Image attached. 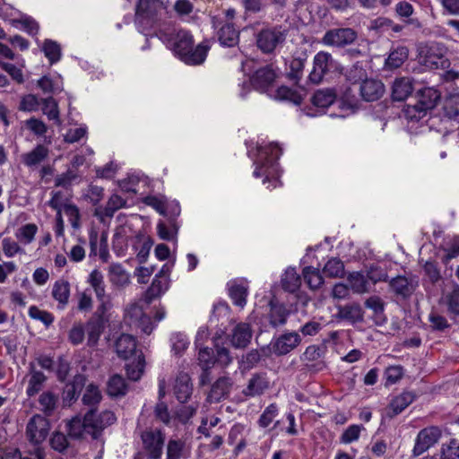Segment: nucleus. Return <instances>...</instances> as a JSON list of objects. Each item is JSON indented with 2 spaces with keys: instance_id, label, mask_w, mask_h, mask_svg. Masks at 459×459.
Listing matches in <instances>:
<instances>
[{
  "instance_id": "f257e3e1",
  "label": "nucleus",
  "mask_w": 459,
  "mask_h": 459,
  "mask_svg": "<svg viewBox=\"0 0 459 459\" xmlns=\"http://www.w3.org/2000/svg\"><path fill=\"white\" fill-rule=\"evenodd\" d=\"M166 8L162 0H145V30H151L149 35L160 39L186 65L204 63L209 46L200 43L194 48L192 34L188 30L177 29L165 20Z\"/></svg>"
},
{
  "instance_id": "f03ea898",
  "label": "nucleus",
  "mask_w": 459,
  "mask_h": 459,
  "mask_svg": "<svg viewBox=\"0 0 459 459\" xmlns=\"http://www.w3.org/2000/svg\"><path fill=\"white\" fill-rule=\"evenodd\" d=\"M281 153L282 151L277 143H272L267 145L260 144L257 147L256 158L254 160L255 169L253 172V176L255 178L265 176L263 183L265 184L266 181L272 183L273 188L280 186L279 164L277 160Z\"/></svg>"
},
{
  "instance_id": "7ed1b4c3",
  "label": "nucleus",
  "mask_w": 459,
  "mask_h": 459,
  "mask_svg": "<svg viewBox=\"0 0 459 459\" xmlns=\"http://www.w3.org/2000/svg\"><path fill=\"white\" fill-rule=\"evenodd\" d=\"M445 55V46L441 43L432 42L418 47L417 59L419 64L427 69H444L449 64Z\"/></svg>"
},
{
  "instance_id": "20e7f679",
  "label": "nucleus",
  "mask_w": 459,
  "mask_h": 459,
  "mask_svg": "<svg viewBox=\"0 0 459 459\" xmlns=\"http://www.w3.org/2000/svg\"><path fill=\"white\" fill-rule=\"evenodd\" d=\"M440 92L433 87H426L417 93V102L408 106L406 113L411 119H420L428 110L436 107L440 100Z\"/></svg>"
},
{
  "instance_id": "39448f33",
  "label": "nucleus",
  "mask_w": 459,
  "mask_h": 459,
  "mask_svg": "<svg viewBox=\"0 0 459 459\" xmlns=\"http://www.w3.org/2000/svg\"><path fill=\"white\" fill-rule=\"evenodd\" d=\"M286 36L287 30L281 26L264 29L257 34V47L264 53H271L285 40Z\"/></svg>"
},
{
  "instance_id": "423d86ee",
  "label": "nucleus",
  "mask_w": 459,
  "mask_h": 459,
  "mask_svg": "<svg viewBox=\"0 0 459 459\" xmlns=\"http://www.w3.org/2000/svg\"><path fill=\"white\" fill-rule=\"evenodd\" d=\"M49 431L48 420L40 414L32 416L26 427V435L30 443L40 444L48 437Z\"/></svg>"
},
{
  "instance_id": "0eeeda50",
  "label": "nucleus",
  "mask_w": 459,
  "mask_h": 459,
  "mask_svg": "<svg viewBox=\"0 0 459 459\" xmlns=\"http://www.w3.org/2000/svg\"><path fill=\"white\" fill-rule=\"evenodd\" d=\"M357 39V33L351 28H336L327 30L322 38L325 46L342 48L352 44Z\"/></svg>"
},
{
  "instance_id": "6e6552de",
  "label": "nucleus",
  "mask_w": 459,
  "mask_h": 459,
  "mask_svg": "<svg viewBox=\"0 0 459 459\" xmlns=\"http://www.w3.org/2000/svg\"><path fill=\"white\" fill-rule=\"evenodd\" d=\"M441 437V430L438 427L431 426L421 429L415 439L412 449L413 455L419 456L432 447Z\"/></svg>"
},
{
  "instance_id": "1a4fd4ad",
  "label": "nucleus",
  "mask_w": 459,
  "mask_h": 459,
  "mask_svg": "<svg viewBox=\"0 0 459 459\" xmlns=\"http://www.w3.org/2000/svg\"><path fill=\"white\" fill-rule=\"evenodd\" d=\"M313 65L308 77L314 83L321 82L325 75L334 66L332 55L325 51H320L314 56Z\"/></svg>"
},
{
  "instance_id": "9d476101",
  "label": "nucleus",
  "mask_w": 459,
  "mask_h": 459,
  "mask_svg": "<svg viewBox=\"0 0 459 459\" xmlns=\"http://www.w3.org/2000/svg\"><path fill=\"white\" fill-rule=\"evenodd\" d=\"M165 443V433L161 429L145 432V455L150 459H160Z\"/></svg>"
},
{
  "instance_id": "9b49d317",
  "label": "nucleus",
  "mask_w": 459,
  "mask_h": 459,
  "mask_svg": "<svg viewBox=\"0 0 459 459\" xmlns=\"http://www.w3.org/2000/svg\"><path fill=\"white\" fill-rule=\"evenodd\" d=\"M88 412H91V437L95 440L100 439L102 436V431L117 420L115 413L111 411H104L98 416H96L95 409H89Z\"/></svg>"
},
{
  "instance_id": "f8f14e48",
  "label": "nucleus",
  "mask_w": 459,
  "mask_h": 459,
  "mask_svg": "<svg viewBox=\"0 0 459 459\" xmlns=\"http://www.w3.org/2000/svg\"><path fill=\"white\" fill-rule=\"evenodd\" d=\"M169 268L163 264L159 273H157L152 282V285L145 291V302L152 299L160 297L169 289Z\"/></svg>"
},
{
  "instance_id": "ddd939ff",
  "label": "nucleus",
  "mask_w": 459,
  "mask_h": 459,
  "mask_svg": "<svg viewBox=\"0 0 459 459\" xmlns=\"http://www.w3.org/2000/svg\"><path fill=\"white\" fill-rule=\"evenodd\" d=\"M276 74L270 65H265L255 71L250 79L252 86L261 92H267L273 85Z\"/></svg>"
},
{
  "instance_id": "4468645a",
  "label": "nucleus",
  "mask_w": 459,
  "mask_h": 459,
  "mask_svg": "<svg viewBox=\"0 0 459 459\" xmlns=\"http://www.w3.org/2000/svg\"><path fill=\"white\" fill-rule=\"evenodd\" d=\"M86 377L82 374H76L72 381L65 384L63 388L62 399L65 406H70L74 403L86 384Z\"/></svg>"
},
{
  "instance_id": "2eb2a0df",
  "label": "nucleus",
  "mask_w": 459,
  "mask_h": 459,
  "mask_svg": "<svg viewBox=\"0 0 459 459\" xmlns=\"http://www.w3.org/2000/svg\"><path fill=\"white\" fill-rule=\"evenodd\" d=\"M222 21L219 17L212 18L214 28H219L218 39L221 45L225 47H234L238 42V31L234 28L232 22H226L221 25Z\"/></svg>"
},
{
  "instance_id": "dca6fc26",
  "label": "nucleus",
  "mask_w": 459,
  "mask_h": 459,
  "mask_svg": "<svg viewBox=\"0 0 459 459\" xmlns=\"http://www.w3.org/2000/svg\"><path fill=\"white\" fill-rule=\"evenodd\" d=\"M91 412H86L82 419L80 417L73 418L67 424V431L70 437L74 439H82L85 434L91 435Z\"/></svg>"
},
{
  "instance_id": "f3484780",
  "label": "nucleus",
  "mask_w": 459,
  "mask_h": 459,
  "mask_svg": "<svg viewBox=\"0 0 459 459\" xmlns=\"http://www.w3.org/2000/svg\"><path fill=\"white\" fill-rule=\"evenodd\" d=\"M108 319H101L99 316H91L84 326L87 332V345L91 348L95 347L105 330Z\"/></svg>"
},
{
  "instance_id": "a211bd4d",
  "label": "nucleus",
  "mask_w": 459,
  "mask_h": 459,
  "mask_svg": "<svg viewBox=\"0 0 459 459\" xmlns=\"http://www.w3.org/2000/svg\"><path fill=\"white\" fill-rule=\"evenodd\" d=\"M300 342L301 339L298 333H286L275 340L273 351L276 355H286L294 350Z\"/></svg>"
},
{
  "instance_id": "6ab92c4d",
  "label": "nucleus",
  "mask_w": 459,
  "mask_h": 459,
  "mask_svg": "<svg viewBox=\"0 0 459 459\" xmlns=\"http://www.w3.org/2000/svg\"><path fill=\"white\" fill-rule=\"evenodd\" d=\"M28 368L29 382L26 389V394L29 397H33L43 389L47 381V377L42 371L36 369L34 362H30Z\"/></svg>"
},
{
  "instance_id": "aec40b11",
  "label": "nucleus",
  "mask_w": 459,
  "mask_h": 459,
  "mask_svg": "<svg viewBox=\"0 0 459 459\" xmlns=\"http://www.w3.org/2000/svg\"><path fill=\"white\" fill-rule=\"evenodd\" d=\"M361 97L366 101H375L385 92V85L379 80L367 79L359 86Z\"/></svg>"
},
{
  "instance_id": "412c9836",
  "label": "nucleus",
  "mask_w": 459,
  "mask_h": 459,
  "mask_svg": "<svg viewBox=\"0 0 459 459\" xmlns=\"http://www.w3.org/2000/svg\"><path fill=\"white\" fill-rule=\"evenodd\" d=\"M126 201L120 195L114 194L107 202L105 206H99L95 209L94 215L100 219V221H104L105 218H112L115 212L120 208L125 207Z\"/></svg>"
},
{
  "instance_id": "4be33fe9",
  "label": "nucleus",
  "mask_w": 459,
  "mask_h": 459,
  "mask_svg": "<svg viewBox=\"0 0 459 459\" xmlns=\"http://www.w3.org/2000/svg\"><path fill=\"white\" fill-rule=\"evenodd\" d=\"M229 295L233 303L239 307H244L247 303V297L248 295V284L244 280H235L228 283Z\"/></svg>"
},
{
  "instance_id": "5701e85b",
  "label": "nucleus",
  "mask_w": 459,
  "mask_h": 459,
  "mask_svg": "<svg viewBox=\"0 0 459 459\" xmlns=\"http://www.w3.org/2000/svg\"><path fill=\"white\" fill-rule=\"evenodd\" d=\"M136 347V340L131 334L122 333L115 342L116 352L124 359H128L135 354Z\"/></svg>"
},
{
  "instance_id": "b1692460",
  "label": "nucleus",
  "mask_w": 459,
  "mask_h": 459,
  "mask_svg": "<svg viewBox=\"0 0 459 459\" xmlns=\"http://www.w3.org/2000/svg\"><path fill=\"white\" fill-rule=\"evenodd\" d=\"M269 388V380L265 373L254 374L248 380L243 394L246 396H257L264 394Z\"/></svg>"
},
{
  "instance_id": "393cba45",
  "label": "nucleus",
  "mask_w": 459,
  "mask_h": 459,
  "mask_svg": "<svg viewBox=\"0 0 459 459\" xmlns=\"http://www.w3.org/2000/svg\"><path fill=\"white\" fill-rule=\"evenodd\" d=\"M413 91V80L410 77L396 78L392 86V98L395 101L405 100Z\"/></svg>"
},
{
  "instance_id": "a878e982",
  "label": "nucleus",
  "mask_w": 459,
  "mask_h": 459,
  "mask_svg": "<svg viewBox=\"0 0 459 459\" xmlns=\"http://www.w3.org/2000/svg\"><path fill=\"white\" fill-rule=\"evenodd\" d=\"M192 384L190 377L186 373H180L175 382L174 394L179 403H186L192 394Z\"/></svg>"
},
{
  "instance_id": "bb28decb",
  "label": "nucleus",
  "mask_w": 459,
  "mask_h": 459,
  "mask_svg": "<svg viewBox=\"0 0 459 459\" xmlns=\"http://www.w3.org/2000/svg\"><path fill=\"white\" fill-rule=\"evenodd\" d=\"M413 401V396L411 393H403L395 396L385 410V416L387 418H394L405 410Z\"/></svg>"
},
{
  "instance_id": "cd10ccee",
  "label": "nucleus",
  "mask_w": 459,
  "mask_h": 459,
  "mask_svg": "<svg viewBox=\"0 0 459 459\" xmlns=\"http://www.w3.org/2000/svg\"><path fill=\"white\" fill-rule=\"evenodd\" d=\"M49 154V150L43 144H38L32 151L22 154V160L29 168H33L44 161Z\"/></svg>"
},
{
  "instance_id": "c85d7f7f",
  "label": "nucleus",
  "mask_w": 459,
  "mask_h": 459,
  "mask_svg": "<svg viewBox=\"0 0 459 459\" xmlns=\"http://www.w3.org/2000/svg\"><path fill=\"white\" fill-rule=\"evenodd\" d=\"M252 333L249 325L246 323L238 324L232 330L231 343L236 348H243L250 342Z\"/></svg>"
},
{
  "instance_id": "c756f323",
  "label": "nucleus",
  "mask_w": 459,
  "mask_h": 459,
  "mask_svg": "<svg viewBox=\"0 0 459 459\" xmlns=\"http://www.w3.org/2000/svg\"><path fill=\"white\" fill-rule=\"evenodd\" d=\"M304 90L301 88H290L287 86H281L275 91V99L280 100H286L293 104L299 105L303 100Z\"/></svg>"
},
{
  "instance_id": "7c9ffc66",
  "label": "nucleus",
  "mask_w": 459,
  "mask_h": 459,
  "mask_svg": "<svg viewBox=\"0 0 459 459\" xmlns=\"http://www.w3.org/2000/svg\"><path fill=\"white\" fill-rule=\"evenodd\" d=\"M126 317L129 319L130 325H134L143 331V302L142 299L129 306L126 310Z\"/></svg>"
},
{
  "instance_id": "2f4dec72",
  "label": "nucleus",
  "mask_w": 459,
  "mask_h": 459,
  "mask_svg": "<svg viewBox=\"0 0 459 459\" xmlns=\"http://www.w3.org/2000/svg\"><path fill=\"white\" fill-rule=\"evenodd\" d=\"M127 392L126 380L117 374L113 375L107 384V394L111 397H122Z\"/></svg>"
},
{
  "instance_id": "473e14b6",
  "label": "nucleus",
  "mask_w": 459,
  "mask_h": 459,
  "mask_svg": "<svg viewBox=\"0 0 459 459\" xmlns=\"http://www.w3.org/2000/svg\"><path fill=\"white\" fill-rule=\"evenodd\" d=\"M52 296L58 301V308L63 309L68 303L70 296V286L68 281H56L52 289Z\"/></svg>"
},
{
  "instance_id": "72a5a7b5",
  "label": "nucleus",
  "mask_w": 459,
  "mask_h": 459,
  "mask_svg": "<svg viewBox=\"0 0 459 459\" xmlns=\"http://www.w3.org/2000/svg\"><path fill=\"white\" fill-rule=\"evenodd\" d=\"M301 284V279L297 273L296 269L289 267L281 277V286L289 292H295Z\"/></svg>"
},
{
  "instance_id": "f704fd0d",
  "label": "nucleus",
  "mask_w": 459,
  "mask_h": 459,
  "mask_svg": "<svg viewBox=\"0 0 459 459\" xmlns=\"http://www.w3.org/2000/svg\"><path fill=\"white\" fill-rule=\"evenodd\" d=\"M334 100L335 93L331 89L319 90L312 97L313 105L322 109L331 106Z\"/></svg>"
},
{
  "instance_id": "c9c22d12",
  "label": "nucleus",
  "mask_w": 459,
  "mask_h": 459,
  "mask_svg": "<svg viewBox=\"0 0 459 459\" xmlns=\"http://www.w3.org/2000/svg\"><path fill=\"white\" fill-rule=\"evenodd\" d=\"M390 287L397 294L403 297L411 295L413 291L411 281L405 276H397L390 281Z\"/></svg>"
},
{
  "instance_id": "e433bc0d",
  "label": "nucleus",
  "mask_w": 459,
  "mask_h": 459,
  "mask_svg": "<svg viewBox=\"0 0 459 459\" xmlns=\"http://www.w3.org/2000/svg\"><path fill=\"white\" fill-rule=\"evenodd\" d=\"M409 51L406 47H398L394 49L385 60V66L389 69L400 67L408 58Z\"/></svg>"
},
{
  "instance_id": "4c0bfd02",
  "label": "nucleus",
  "mask_w": 459,
  "mask_h": 459,
  "mask_svg": "<svg viewBox=\"0 0 459 459\" xmlns=\"http://www.w3.org/2000/svg\"><path fill=\"white\" fill-rule=\"evenodd\" d=\"M101 398L102 395L99 387L91 383L86 387L82 401L84 405L90 406V409L97 411V406L100 403Z\"/></svg>"
},
{
  "instance_id": "58836bf2",
  "label": "nucleus",
  "mask_w": 459,
  "mask_h": 459,
  "mask_svg": "<svg viewBox=\"0 0 459 459\" xmlns=\"http://www.w3.org/2000/svg\"><path fill=\"white\" fill-rule=\"evenodd\" d=\"M145 205L152 207L159 214L166 216V197L160 192L145 195Z\"/></svg>"
},
{
  "instance_id": "ea45409f",
  "label": "nucleus",
  "mask_w": 459,
  "mask_h": 459,
  "mask_svg": "<svg viewBox=\"0 0 459 459\" xmlns=\"http://www.w3.org/2000/svg\"><path fill=\"white\" fill-rule=\"evenodd\" d=\"M232 384H233V382L230 377H220L212 385V391H211L212 396L216 400L221 399L222 397H224L225 395H227L230 393Z\"/></svg>"
},
{
  "instance_id": "a19ab883",
  "label": "nucleus",
  "mask_w": 459,
  "mask_h": 459,
  "mask_svg": "<svg viewBox=\"0 0 459 459\" xmlns=\"http://www.w3.org/2000/svg\"><path fill=\"white\" fill-rule=\"evenodd\" d=\"M443 109L445 115L449 118L459 117V92H452L446 96Z\"/></svg>"
},
{
  "instance_id": "79ce46f5",
  "label": "nucleus",
  "mask_w": 459,
  "mask_h": 459,
  "mask_svg": "<svg viewBox=\"0 0 459 459\" xmlns=\"http://www.w3.org/2000/svg\"><path fill=\"white\" fill-rule=\"evenodd\" d=\"M347 281L353 292L360 294L368 291V282L363 273L353 272L349 274Z\"/></svg>"
},
{
  "instance_id": "37998d69",
  "label": "nucleus",
  "mask_w": 459,
  "mask_h": 459,
  "mask_svg": "<svg viewBox=\"0 0 459 459\" xmlns=\"http://www.w3.org/2000/svg\"><path fill=\"white\" fill-rule=\"evenodd\" d=\"M57 400V396L50 391L43 392L40 394L39 403L45 416L48 417L53 414L56 407Z\"/></svg>"
},
{
  "instance_id": "c03bdc74",
  "label": "nucleus",
  "mask_w": 459,
  "mask_h": 459,
  "mask_svg": "<svg viewBox=\"0 0 459 459\" xmlns=\"http://www.w3.org/2000/svg\"><path fill=\"white\" fill-rule=\"evenodd\" d=\"M42 51L50 64L58 62L62 56L60 45L56 41L48 39L44 41Z\"/></svg>"
},
{
  "instance_id": "a18cd8bd",
  "label": "nucleus",
  "mask_w": 459,
  "mask_h": 459,
  "mask_svg": "<svg viewBox=\"0 0 459 459\" xmlns=\"http://www.w3.org/2000/svg\"><path fill=\"white\" fill-rule=\"evenodd\" d=\"M303 277L308 287L312 290L319 288L324 281L318 269L307 266L303 269Z\"/></svg>"
},
{
  "instance_id": "49530a36",
  "label": "nucleus",
  "mask_w": 459,
  "mask_h": 459,
  "mask_svg": "<svg viewBox=\"0 0 459 459\" xmlns=\"http://www.w3.org/2000/svg\"><path fill=\"white\" fill-rule=\"evenodd\" d=\"M126 376L128 379L137 381L141 378L143 373V355L141 353L138 355L136 361L127 363L125 366Z\"/></svg>"
},
{
  "instance_id": "de8ad7c7",
  "label": "nucleus",
  "mask_w": 459,
  "mask_h": 459,
  "mask_svg": "<svg viewBox=\"0 0 459 459\" xmlns=\"http://www.w3.org/2000/svg\"><path fill=\"white\" fill-rule=\"evenodd\" d=\"M178 226L176 221H169V227L166 223L160 220L157 224V233L161 239L171 240L178 234Z\"/></svg>"
},
{
  "instance_id": "09e8293b",
  "label": "nucleus",
  "mask_w": 459,
  "mask_h": 459,
  "mask_svg": "<svg viewBox=\"0 0 459 459\" xmlns=\"http://www.w3.org/2000/svg\"><path fill=\"white\" fill-rule=\"evenodd\" d=\"M444 303L447 311L455 316H459V286H455L444 297Z\"/></svg>"
},
{
  "instance_id": "8fccbe9b",
  "label": "nucleus",
  "mask_w": 459,
  "mask_h": 459,
  "mask_svg": "<svg viewBox=\"0 0 459 459\" xmlns=\"http://www.w3.org/2000/svg\"><path fill=\"white\" fill-rule=\"evenodd\" d=\"M42 111L47 115L49 120L56 121V124H60L59 110L57 102L53 97L46 98L42 100Z\"/></svg>"
},
{
  "instance_id": "3c124183",
  "label": "nucleus",
  "mask_w": 459,
  "mask_h": 459,
  "mask_svg": "<svg viewBox=\"0 0 459 459\" xmlns=\"http://www.w3.org/2000/svg\"><path fill=\"white\" fill-rule=\"evenodd\" d=\"M172 351L176 355H181L189 346L188 337L182 333H173L170 337Z\"/></svg>"
},
{
  "instance_id": "603ef678",
  "label": "nucleus",
  "mask_w": 459,
  "mask_h": 459,
  "mask_svg": "<svg viewBox=\"0 0 459 459\" xmlns=\"http://www.w3.org/2000/svg\"><path fill=\"white\" fill-rule=\"evenodd\" d=\"M89 282L94 289L97 298L100 300H102V299L105 296V285H104V281H103L102 273L97 269L93 270L90 273Z\"/></svg>"
},
{
  "instance_id": "864d4df0",
  "label": "nucleus",
  "mask_w": 459,
  "mask_h": 459,
  "mask_svg": "<svg viewBox=\"0 0 459 459\" xmlns=\"http://www.w3.org/2000/svg\"><path fill=\"white\" fill-rule=\"evenodd\" d=\"M28 313L32 319L40 321L46 327H49L55 320L52 313L41 310L36 306H30Z\"/></svg>"
},
{
  "instance_id": "5fc2aeb1",
  "label": "nucleus",
  "mask_w": 459,
  "mask_h": 459,
  "mask_svg": "<svg viewBox=\"0 0 459 459\" xmlns=\"http://www.w3.org/2000/svg\"><path fill=\"white\" fill-rule=\"evenodd\" d=\"M364 429L362 425L352 424L349 426L341 435L340 442L342 444H351L359 438L360 432Z\"/></svg>"
},
{
  "instance_id": "6e6d98bb",
  "label": "nucleus",
  "mask_w": 459,
  "mask_h": 459,
  "mask_svg": "<svg viewBox=\"0 0 459 459\" xmlns=\"http://www.w3.org/2000/svg\"><path fill=\"white\" fill-rule=\"evenodd\" d=\"M366 307L371 309L376 316L381 321H385L384 317L385 303L378 296H371L365 302Z\"/></svg>"
},
{
  "instance_id": "4d7b16f0",
  "label": "nucleus",
  "mask_w": 459,
  "mask_h": 459,
  "mask_svg": "<svg viewBox=\"0 0 459 459\" xmlns=\"http://www.w3.org/2000/svg\"><path fill=\"white\" fill-rule=\"evenodd\" d=\"M440 454V459H459V441L453 438L443 444Z\"/></svg>"
},
{
  "instance_id": "13d9d810",
  "label": "nucleus",
  "mask_w": 459,
  "mask_h": 459,
  "mask_svg": "<svg viewBox=\"0 0 459 459\" xmlns=\"http://www.w3.org/2000/svg\"><path fill=\"white\" fill-rule=\"evenodd\" d=\"M38 227L34 223H28L21 227L16 232V238L24 244H30L34 239Z\"/></svg>"
},
{
  "instance_id": "bf43d9fd",
  "label": "nucleus",
  "mask_w": 459,
  "mask_h": 459,
  "mask_svg": "<svg viewBox=\"0 0 459 459\" xmlns=\"http://www.w3.org/2000/svg\"><path fill=\"white\" fill-rule=\"evenodd\" d=\"M323 272L330 277H339L344 272V265L340 259L331 258L325 264Z\"/></svg>"
},
{
  "instance_id": "052dcab7",
  "label": "nucleus",
  "mask_w": 459,
  "mask_h": 459,
  "mask_svg": "<svg viewBox=\"0 0 459 459\" xmlns=\"http://www.w3.org/2000/svg\"><path fill=\"white\" fill-rule=\"evenodd\" d=\"M185 447L181 439H170L167 445V459H180Z\"/></svg>"
},
{
  "instance_id": "680f3d73",
  "label": "nucleus",
  "mask_w": 459,
  "mask_h": 459,
  "mask_svg": "<svg viewBox=\"0 0 459 459\" xmlns=\"http://www.w3.org/2000/svg\"><path fill=\"white\" fill-rule=\"evenodd\" d=\"M199 349L198 360L204 369L210 368L214 363V355L212 349L208 347H196Z\"/></svg>"
},
{
  "instance_id": "e2e57ef3",
  "label": "nucleus",
  "mask_w": 459,
  "mask_h": 459,
  "mask_svg": "<svg viewBox=\"0 0 459 459\" xmlns=\"http://www.w3.org/2000/svg\"><path fill=\"white\" fill-rule=\"evenodd\" d=\"M278 415V407L274 403H271L268 405L263 413L261 414L258 420V425L261 428L268 427L273 420V419Z\"/></svg>"
},
{
  "instance_id": "0e129e2a",
  "label": "nucleus",
  "mask_w": 459,
  "mask_h": 459,
  "mask_svg": "<svg viewBox=\"0 0 459 459\" xmlns=\"http://www.w3.org/2000/svg\"><path fill=\"white\" fill-rule=\"evenodd\" d=\"M339 314L342 318L353 322L362 319L361 309L358 305L345 306L339 310Z\"/></svg>"
},
{
  "instance_id": "69168bd1",
  "label": "nucleus",
  "mask_w": 459,
  "mask_h": 459,
  "mask_svg": "<svg viewBox=\"0 0 459 459\" xmlns=\"http://www.w3.org/2000/svg\"><path fill=\"white\" fill-rule=\"evenodd\" d=\"M85 337V328L81 323L74 324L68 333V341L74 346L81 344Z\"/></svg>"
},
{
  "instance_id": "338daca9",
  "label": "nucleus",
  "mask_w": 459,
  "mask_h": 459,
  "mask_svg": "<svg viewBox=\"0 0 459 459\" xmlns=\"http://www.w3.org/2000/svg\"><path fill=\"white\" fill-rule=\"evenodd\" d=\"M404 370L402 366H390L385 370V377L387 385L397 383L403 376Z\"/></svg>"
},
{
  "instance_id": "774afa93",
  "label": "nucleus",
  "mask_w": 459,
  "mask_h": 459,
  "mask_svg": "<svg viewBox=\"0 0 459 459\" xmlns=\"http://www.w3.org/2000/svg\"><path fill=\"white\" fill-rule=\"evenodd\" d=\"M322 354L323 350L319 346L310 345L305 350L301 359L307 363V366H309V363L319 360Z\"/></svg>"
}]
</instances>
